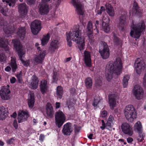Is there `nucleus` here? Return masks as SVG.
<instances>
[{"instance_id":"1","label":"nucleus","mask_w":146,"mask_h":146,"mask_svg":"<svg viewBox=\"0 0 146 146\" xmlns=\"http://www.w3.org/2000/svg\"><path fill=\"white\" fill-rule=\"evenodd\" d=\"M108 73L106 75L107 80L110 81L113 77L118 75L121 73L122 65L119 58H117L114 62H110L107 65Z\"/></svg>"},{"instance_id":"2","label":"nucleus","mask_w":146,"mask_h":146,"mask_svg":"<svg viewBox=\"0 0 146 146\" xmlns=\"http://www.w3.org/2000/svg\"><path fill=\"white\" fill-rule=\"evenodd\" d=\"M66 35L70 37L73 41L78 44V48L80 51L84 49V38L83 36H81V30L80 29L79 25L74 26L68 33H66Z\"/></svg>"},{"instance_id":"3","label":"nucleus","mask_w":146,"mask_h":146,"mask_svg":"<svg viewBox=\"0 0 146 146\" xmlns=\"http://www.w3.org/2000/svg\"><path fill=\"white\" fill-rule=\"evenodd\" d=\"M145 28V25L144 22L140 21L133 25V31H131L130 35L132 37L137 39L139 38L141 33L143 32Z\"/></svg>"},{"instance_id":"4","label":"nucleus","mask_w":146,"mask_h":146,"mask_svg":"<svg viewBox=\"0 0 146 146\" xmlns=\"http://www.w3.org/2000/svg\"><path fill=\"white\" fill-rule=\"evenodd\" d=\"M12 42L14 47L15 48L18 52L19 59L21 60L24 66H27L29 65L28 62L24 61L22 59V57L25 54V52L24 48L19 40H12Z\"/></svg>"},{"instance_id":"5","label":"nucleus","mask_w":146,"mask_h":146,"mask_svg":"<svg viewBox=\"0 0 146 146\" xmlns=\"http://www.w3.org/2000/svg\"><path fill=\"white\" fill-rule=\"evenodd\" d=\"M124 113L126 119L129 122H132L136 118L135 109L132 105L126 106L124 110Z\"/></svg>"},{"instance_id":"6","label":"nucleus","mask_w":146,"mask_h":146,"mask_svg":"<svg viewBox=\"0 0 146 146\" xmlns=\"http://www.w3.org/2000/svg\"><path fill=\"white\" fill-rule=\"evenodd\" d=\"M101 44L102 45L99 48V52L103 59L108 58L110 54V49L108 45L106 42L102 41Z\"/></svg>"},{"instance_id":"7","label":"nucleus","mask_w":146,"mask_h":146,"mask_svg":"<svg viewBox=\"0 0 146 146\" xmlns=\"http://www.w3.org/2000/svg\"><path fill=\"white\" fill-rule=\"evenodd\" d=\"M55 115L56 125L60 128L64 122L66 116L63 112L60 110L55 113Z\"/></svg>"},{"instance_id":"8","label":"nucleus","mask_w":146,"mask_h":146,"mask_svg":"<svg viewBox=\"0 0 146 146\" xmlns=\"http://www.w3.org/2000/svg\"><path fill=\"white\" fill-rule=\"evenodd\" d=\"M30 27L32 33L34 35H37L41 29L40 21L37 20L34 21L31 23Z\"/></svg>"},{"instance_id":"9","label":"nucleus","mask_w":146,"mask_h":146,"mask_svg":"<svg viewBox=\"0 0 146 146\" xmlns=\"http://www.w3.org/2000/svg\"><path fill=\"white\" fill-rule=\"evenodd\" d=\"M9 86H3L0 90V95L1 98L3 100H8L10 98V91Z\"/></svg>"},{"instance_id":"10","label":"nucleus","mask_w":146,"mask_h":146,"mask_svg":"<svg viewBox=\"0 0 146 146\" xmlns=\"http://www.w3.org/2000/svg\"><path fill=\"white\" fill-rule=\"evenodd\" d=\"M135 66L137 73L140 74L146 67L145 62L143 60H141L139 58H137L135 61Z\"/></svg>"},{"instance_id":"11","label":"nucleus","mask_w":146,"mask_h":146,"mask_svg":"<svg viewBox=\"0 0 146 146\" xmlns=\"http://www.w3.org/2000/svg\"><path fill=\"white\" fill-rule=\"evenodd\" d=\"M127 13L124 12L121 14L120 17L119 22L118 25V27L121 31H123L125 26L128 23L126 20Z\"/></svg>"},{"instance_id":"12","label":"nucleus","mask_w":146,"mask_h":146,"mask_svg":"<svg viewBox=\"0 0 146 146\" xmlns=\"http://www.w3.org/2000/svg\"><path fill=\"white\" fill-rule=\"evenodd\" d=\"M133 92L137 99L140 100L143 98L144 92L142 88L139 85H136L134 87Z\"/></svg>"},{"instance_id":"13","label":"nucleus","mask_w":146,"mask_h":146,"mask_svg":"<svg viewBox=\"0 0 146 146\" xmlns=\"http://www.w3.org/2000/svg\"><path fill=\"white\" fill-rule=\"evenodd\" d=\"M73 5L76 8V11L78 15H83L84 12L83 6L78 0H72V1Z\"/></svg>"},{"instance_id":"14","label":"nucleus","mask_w":146,"mask_h":146,"mask_svg":"<svg viewBox=\"0 0 146 146\" xmlns=\"http://www.w3.org/2000/svg\"><path fill=\"white\" fill-rule=\"evenodd\" d=\"M121 128L123 133L125 134L131 136L133 133V131L131 127L128 123H123L121 126Z\"/></svg>"},{"instance_id":"15","label":"nucleus","mask_w":146,"mask_h":146,"mask_svg":"<svg viewBox=\"0 0 146 146\" xmlns=\"http://www.w3.org/2000/svg\"><path fill=\"white\" fill-rule=\"evenodd\" d=\"M29 117V115L27 111L20 110L18 114V122L20 123L26 121Z\"/></svg>"},{"instance_id":"16","label":"nucleus","mask_w":146,"mask_h":146,"mask_svg":"<svg viewBox=\"0 0 146 146\" xmlns=\"http://www.w3.org/2000/svg\"><path fill=\"white\" fill-rule=\"evenodd\" d=\"M40 13L41 15L47 14L49 11V7L48 4L43 2L39 4L38 7Z\"/></svg>"},{"instance_id":"17","label":"nucleus","mask_w":146,"mask_h":146,"mask_svg":"<svg viewBox=\"0 0 146 146\" xmlns=\"http://www.w3.org/2000/svg\"><path fill=\"white\" fill-rule=\"evenodd\" d=\"M73 131L72 125L70 123H67L63 126L62 130L63 133L65 135H69Z\"/></svg>"},{"instance_id":"18","label":"nucleus","mask_w":146,"mask_h":146,"mask_svg":"<svg viewBox=\"0 0 146 146\" xmlns=\"http://www.w3.org/2000/svg\"><path fill=\"white\" fill-rule=\"evenodd\" d=\"M46 55V51L43 50L41 51L39 54L36 55L34 61L37 64L42 63L43 62Z\"/></svg>"},{"instance_id":"19","label":"nucleus","mask_w":146,"mask_h":146,"mask_svg":"<svg viewBox=\"0 0 146 146\" xmlns=\"http://www.w3.org/2000/svg\"><path fill=\"white\" fill-rule=\"evenodd\" d=\"M59 42L57 40H52L49 47L48 51L52 53L55 51V50L58 49Z\"/></svg>"},{"instance_id":"20","label":"nucleus","mask_w":146,"mask_h":146,"mask_svg":"<svg viewBox=\"0 0 146 146\" xmlns=\"http://www.w3.org/2000/svg\"><path fill=\"white\" fill-rule=\"evenodd\" d=\"M18 11L22 16L25 15L28 12V7L25 3H21L18 6Z\"/></svg>"},{"instance_id":"21","label":"nucleus","mask_w":146,"mask_h":146,"mask_svg":"<svg viewBox=\"0 0 146 146\" xmlns=\"http://www.w3.org/2000/svg\"><path fill=\"white\" fill-rule=\"evenodd\" d=\"M46 113L48 118H52L53 117L54 112L51 104L49 103L46 106Z\"/></svg>"},{"instance_id":"22","label":"nucleus","mask_w":146,"mask_h":146,"mask_svg":"<svg viewBox=\"0 0 146 146\" xmlns=\"http://www.w3.org/2000/svg\"><path fill=\"white\" fill-rule=\"evenodd\" d=\"M8 108L3 106H0V119L3 120L7 117L9 113Z\"/></svg>"},{"instance_id":"23","label":"nucleus","mask_w":146,"mask_h":146,"mask_svg":"<svg viewBox=\"0 0 146 146\" xmlns=\"http://www.w3.org/2000/svg\"><path fill=\"white\" fill-rule=\"evenodd\" d=\"M32 81L30 84L29 87L31 89H35L37 88L38 80L35 75H33L32 78Z\"/></svg>"},{"instance_id":"24","label":"nucleus","mask_w":146,"mask_h":146,"mask_svg":"<svg viewBox=\"0 0 146 146\" xmlns=\"http://www.w3.org/2000/svg\"><path fill=\"white\" fill-rule=\"evenodd\" d=\"M84 62L86 66L90 67L91 66L90 55L89 52L85 51L84 52Z\"/></svg>"},{"instance_id":"25","label":"nucleus","mask_w":146,"mask_h":146,"mask_svg":"<svg viewBox=\"0 0 146 146\" xmlns=\"http://www.w3.org/2000/svg\"><path fill=\"white\" fill-rule=\"evenodd\" d=\"M8 44V42L6 40L3 38H0V46L3 48L6 51L9 50V47Z\"/></svg>"},{"instance_id":"26","label":"nucleus","mask_w":146,"mask_h":146,"mask_svg":"<svg viewBox=\"0 0 146 146\" xmlns=\"http://www.w3.org/2000/svg\"><path fill=\"white\" fill-rule=\"evenodd\" d=\"M106 11L108 15L110 16L113 17L115 15V12L113 7L109 4L106 5Z\"/></svg>"},{"instance_id":"27","label":"nucleus","mask_w":146,"mask_h":146,"mask_svg":"<svg viewBox=\"0 0 146 146\" xmlns=\"http://www.w3.org/2000/svg\"><path fill=\"white\" fill-rule=\"evenodd\" d=\"M26 33V30L25 27H21L19 29V31L17 32V34L20 38L23 40L25 38Z\"/></svg>"},{"instance_id":"28","label":"nucleus","mask_w":146,"mask_h":146,"mask_svg":"<svg viewBox=\"0 0 146 146\" xmlns=\"http://www.w3.org/2000/svg\"><path fill=\"white\" fill-rule=\"evenodd\" d=\"M47 83L46 80H42L41 81L40 85V90L43 94H44L47 90Z\"/></svg>"},{"instance_id":"29","label":"nucleus","mask_w":146,"mask_h":146,"mask_svg":"<svg viewBox=\"0 0 146 146\" xmlns=\"http://www.w3.org/2000/svg\"><path fill=\"white\" fill-rule=\"evenodd\" d=\"M10 65L12 68V72H15L18 68V67L16 63V59L15 58L11 57Z\"/></svg>"},{"instance_id":"30","label":"nucleus","mask_w":146,"mask_h":146,"mask_svg":"<svg viewBox=\"0 0 146 146\" xmlns=\"http://www.w3.org/2000/svg\"><path fill=\"white\" fill-rule=\"evenodd\" d=\"M108 99L110 105L113 107L116 104L115 95L114 94L109 95L108 96Z\"/></svg>"},{"instance_id":"31","label":"nucleus","mask_w":146,"mask_h":146,"mask_svg":"<svg viewBox=\"0 0 146 146\" xmlns=\"http://www.w3.org/2000/svg\"><path fill=\"white\" fill-rule=\"evenodd\" d=\"M34 96L31 95L29 98L28 99V104L29 108H32L34 105L35 100Z\"/></svg>"},{"instance_id":"32","label":"nucleus","mask_w":146,"mask_h":146,"mask_svg":"<svg viewBox=\"0 0 146 146\" xmlns=\"http://www.w3.org/2000/svg\"><path fill=\"white\" fill-rule=\"evenodd\" d=\"M134 129L135 130H137V132L143 131L141 124L140 121H138L135 124Z\"/></svg>"},{"instance_id":"33","label":"nucleus","mask_w":146,"mask_h":146,"mask_svg":"<svg viewBox=\"0 0 146 146\" xmlns=\"http://www.w3.org/2000/svg\"><path fill=\"white\" fill-rule=\"evenodd\" d=\"M56 94L57 97L60 99H61L62 97L63 93V88L60 86H58L56 89Z\"/></svg>"},{"instance_id":"34","label":"nucleus","mask_w":146,"mask_h":146,"mask_svg":"<svg viewBox=\"0 0 146 146\" xmlns=\"http://www.w3.org/2000/svg\"><path fill=\"white\" fill-rule=\"evenodd\" d=\"M87 31L89 35H91L92 33L93 27L92 21H90L87 24Z\"/></svg>"},{"instance_id":"35","label":"nucleus","mask_w":146,"mask_h":146,"mask_svg":"<svg viewBox=\"0 0 146 146\" xmlns=\"http://www.w3.org/2000/svg\"><path fill=\"white\" fill-rule=\"evenodd\" d=\"M102 23L103 30L106 33H109L110 30V28L109 25L104 21L102 22Z\"/></svg>"},{"instance_id":"36","label":"nucleus","mask_w":146,"mask_h":146,"mask_svg":"<svg viewBox=\"0 0 146 146\" xmlns=\"http://www.w3.org/2000/svg\"><path fill=\"white\" fill-rule=\"evenodd\" d=\"M112 34H113L112 38L114 44L117 45H119L121 42L120 40L116 36L115 33L114 32L112 33Z\"/></svg>"},{"instance_id":"37","label":"nucleus","mask_w":146,"mask_h":146,"mask_svg":"<svg viewBox=\"0 0 146 146\" xmlns=\"http://www.w3.org/2000/svg\"><path fill=\"white\" fill-rule=\"evenodd\" d=\"M143 131L139 132L138 133L139 135L137 138V140L138 142H141L144 140L145 136V134L143 133Z\"/></svg>"},{"instance_id":"38","label":"nucleus","mask_w":146,"mask_h":146,"mask_svg":"<svg viewBox=\"0 0 146 146\" xmlns=\"http://www.w3.org/2000/svg\"><path fill=\"white\" fill-rule=\"evenodd\" d=\"M129 79V76L127 75H125L123 79V84L124 88H125L128 84V81Z\"/></svg>"},{"instance_id":"39","label":"nucleus","mask_w":146,"mask_h":146,"mask_svg":"<svg viewBox=\"0 0 146 146\" xmlns=\"http://www.w3.org/2000/svg\"><path fill=\"white\" fill-rule=\"evenodd\" d=\"M49 38V35L47 34L45 36H44L41 40V44L42 45H44L46 44L48 42Z\"/></svg>"},{"instance_id":"40","label":"nucleus","mask_w":146,"mask_h":146,"mask_svg":"<svg viewBox=\"0 0 146 146\" xmlns=\"http://www.w3.org/2000/svg\"><path fill=\"white\" fill-rule=\"evenodd\" d=\"M85 85L87 88H90L92 85V80L91 78H88L86 79L85 81Z\"/></svg>"},{"instance_id":"41","label":"nucleus","mask_w":146,"mask_h":146,"mask_svg":"<svg viewBox=\"0 0 146 146\" xmlns=\"http://www.w3.org/2000/svg\"><path fill=\"white\" fill-rule=\"evenodd\" d=\"M133 13L138 16H140L142 14V11L139 7L134 9H133Z\"/></svg>"},{"instance_id":"42","label":"nucleus","mask_w":146,"mask_h":146,"mask_svg":"<svg viewBox=\"0 0 146 146\" xmlns=\"http://www.w3.org/2000/svg\"><path fill=\"white\" fill-rule=\"evenodd\" d=\"M0 11L1 13L4 16H6L8 12V10L6 7L4 8L1 7L0 8Z\"/></svg>"},{"instance_id":"43","label":"nucleus","mask_w":146,"mask_h":146,"mask_svg":"<svg viewBox=\"0 0 146 146\" xmlns=\"http://www.w3.org/2000/svg\"><path fill=\"white\" fill-rule=\"evenodd\" d=\"M102 85L101 80L100 79H98L96 80L95 83V86L97 88H99Z\"/></svg>"},{"instance_id":"44","label":"nucleus","mask_w":146,"mask_h":146,"mask_svg":"<svg viewBox=\"0 0 146 146\" xmlns=\"http://www.w3.org/2000/svg\"><path fill=\"white\" fill-rule=\"evenodd\" d=\"M7 28V30L9 31L7 33H13L17 28V27L16 26H15V27H12V26H9Z\"/></svg>"},{"instance_id":"45","label":"nucleus","mask_w":146,"mask_h":146,"mask_svg":"<svg viewBox=\"0 0 146 146\" xmlns=\"http://www.w3.org/2000/svg\"><path fill=\"white\" fill-rule=\"evenodd\" d=\"M53 79V82H56L58 80V76L56 72H54L52 76Z\"/></svg>"},{"instance_id":"46","label":"nucleus","mask_w":146,"mask_h":146,"mask_svg":"<svg viewBox=\"0 0 146 146\" xmlns=\"http://www.w3.org/2000/svg\"><path fill=\"white\" fill-rule=\"evenodd\" d=\"M100 102V98H96L94 99V102L93 104V105L94 107H96L98 104Z\"/></svg>"},{"instance_id":"47","label":"nucleus","mask_w":146,"mask_h":146,"mask_svg":"<svg viewBox=\"0 0 146 146\" xmlns=\"http://www.w3.org/2000/svg\"><path fill=\"white\" fill-rule=\"evenodd\" d=\"M71 40L72 39L70 37L66 36V40L67 42V44L68 46L70 47L72 45V42L71 41Z\"/></svg>"},{"instance_id":"48","label":"nucleus","mask_w":146,"mask_h":146,"mask_svg":"<svg viewBox=\"0 0 146 146\" xmlns=\"http://www.w3.org/2000/svg\"><path fill=\"white\" fill-rule=\"evenodd\" d=\"M6 60V57L5 55L2 53H0V61L3 62L5 61Z\"/></svg>"},{"instance_id":"49","label":"nucleus","mask_w":146,"mask_h":146,"mask_svg":"<svg viewBox=\"0 0 146 146\" xmlns=\"http://www.w3.org/2000/svg\"><path fill=\"white\" fill-rule=\"evenodd\" d=\"M112 122L107 121L106 124V129L110 130L111 128V126H112Z\"/></svg>"},{"instance_id":"50","label":"nucleus","mask_w":146,"mask_h":146,"mask_svg":"<svg viewBox=\"0 0 146 146\" xmlns=\"http://www.w3.org/2000/svg\"><path fill=\"white\" fill-rule=\"evenodd\" d=\"M89 40L90 43L91 44H93L95 42L94 37V36H91V35H89Z\"/></svg>"},{"instance_id":"51","label":"nucleus","mask_w":146,"mask_h":146,"mask_svg":"<svg viewBox=\"0 0 146 146\" xmlns=\"http://www.w3.org/2000/svg\"><path fill=\"white\" fill-rule=\"evenodd\" d=\"M105 9L103 6H101L100 10H98L97 12V13L98 15H101L103 12L105 11Z\"/></svg>"},{"instance_id":"52","label":"nucleus","mask_w":146,"mask_h":146,"mask_svg":"<svg viewBox=\"0 0 146 146\" xmlns=\"http://www.w3.org/2000/svg\"><path fill=\"white\" fill-rule=\"evenodd\" d=\"M74 131L75 134H77L80 131V127L74 125Z\"/></svg>"},{"instance_id":"53","label":"nucleus","mask_w":146,"mask_h":146,"mask_svg":"<svg viewBox=\"0 0 146 146\" xmlns=\"http://www.w3.org/2000/svg\"><path fill=\"white\" fill-rule=\"evenodd\" d=\"M107 112L105 110H103L102 112L101 116L102 117H105L107 115Z\"/></svg>"},{"instance_id":"54","label":"nucleus","mask_w":146,"mask_h":146,"mask_svg":"<svg viewBox=\"0 0 146 146\" xmlns=\"http://www.w3.org/2000/svg\"><path fill=\"white\" fill-rule=\"evenodd\" d=\"M17 77L18 79L19 82V83L21 82L22 80V75L21 74H18L17 76Z\"/></svg>"},{"instance_id":"55","label":"nucleus","mask_w":146,"mask_h":146,"mask_svg":"<svg viewBox=\"0 0 146 146\" xmlns=\"http://www.w3.org/2000/svg\"><path fill=\"white\" fill-rule=\"evenodd\" d=\"M101 121L102 123V126L100 127V128L104 130L105 129L106 127V124L104 123V120H102Z\"/></svg>"},{"instance_id":"56","label":"nucleus","mask_w":146,"mask_h":146,"mask_svg":"<svg viewBox=\"0 0 146 146\" xmlns=\"http://www.w3.org/2000/svg\"><path fill=\"white\" fill-rule=\"evenodd\" d=\"M13 125L16 129H17L18 127V125L17 122L16 120H14L13 122Z\"/></svg>"},{"instance_id":"57","label":"nucleus","mask_w":146,"mask_h":146,"mask_svg":"<svg viewBox=\"0 0 146 146\" xmlns=\"http://www.w3.org/2000/svg\"><path fill=\"white\" fill-rule=\"evenodd\" d=\"M70 92L72 95H74L75 94L76 91L75 89L74 88H71L70 89Z\"/></svg>"},{"instance_id":"58","label":"nucleus","mask_w":146,"mask_h":146,"mask_svg":"<svg viewBox=\"0 0 146 146\" xmlns=\"http://www.w3.org/2000/svg\"><path fill=\"white\" fill-rule=\"evenodd\" d=\"M27 3L29 5H31L34 4L35 0H27Z\"/></svg>"},{"instance_id":"59","label":"nucleus","mask_w":146,"mask_h":146,"mask_svg":"<svg viewBox=\"0 0 146 146\" xmlns=\"http://www.w3.org/2000/svg\"><path fill=\"white\" fill-rule=\"evenodd\" d=\"M138 7H139L137 3L136 2H134L133 6V9L137 8Z\"/></svg>"},{"instance_id":"60","label":"nucleus","mask_w":146,"mask_h":146,"mask_svg":"<svg viewBox=\"0 0 146 146\" xmlns=\"http://www.w3.org/2000/svg\"><path fill=\"white\" fill-rule=\"evenodd\" d=\"M14 140V139H13L11 138L10 139L7 140L6 142L8 144H11L13 143Z\"/></svg>"},{"instance_id":"61","label":"nucleus","mask_w":146,"mask_h":146,"mask_svg":"<svg viewBox=\"0 0 146 146\" xmlns=\"http://www.w3.org/2000/svg\"><path fill=\"white\" fill-rule=\"evenodd\" d=\"M143 84L146 86V73L145 74L143 78Z\"/></svg>"},{"instance_id":"62","label":"nucleus","mask_w":146,"mask_h":146,"mask_svg":"<svg viewBox=\"0 0 146 146\" xmlns=\"http://www.w3.org/2000/svg\"><path fill=\"white\" fill-rule=\"evenodd\" d=\"M133 140L132 138L130 137H129L127 139V142L129 143H131L133 141Z\"/></svg>"},{"instance_id":"63","label":"nucleus","mask_w":146,"mask_h":146,"mask_svg":"<svg viewBox=\"0 0 146 146\" xmlns=\"http://www.w3.org/2000/svg\"><path fill=\"white\" fill-rule=\"evenodd\" d=\"M11 70V68L9 66H7L5 68V70L7 72H9Z\"/></svg>"},{"instance_id":"64","label":"nucleus","mask_w":146,"mask_h":146,"mask_svg":"<svg viewBox=\"0 0 146 146\" xmlns=\"http://www.w3.org/2000/svg\"><path fill=\"white\" fill-rule=\"evenodd\" d=\"M113 120V117L111 115H110L109 116V119L108 121H109L112 122V120Z\"/></svg>"}]
</instances>
